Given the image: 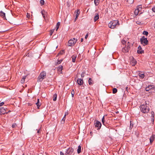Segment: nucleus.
Segmentation results:
<instances>
[{
    "mask_svg": "<svg viewBox=\"0 0 155 155\" xmlns=\"http://www.w3.org/2000/svg\"><path fill=\"white\" fill-rule=\"evenodd\" d=\"M122 43L123 45H124L126 43V41L124 40H123L122 41Z\"/></svg>",
    "mask_w": 155,
    "mask_h": 155,
    "instance_id": "obj_41",
    "label": "nucleus"
},
{
    "mask_svg": "<svg viewBox=\"0 0 155 155\" xmlns=\"http://www.w3.org/2000/svg\"><path fill=\"white\" fill-rule=\"evenodd\" d=\"M155 135H153L150 138V143L151 144L154 141L155 139Z\"/></svg>",
    "mask_w": 155,
    "mask_h": 155,
    "instance_id": "obj_16",
    "label": "nucleus"
},
{
    "mask_svg": "<svg viewBox=\"0 0 155 155\" xmlns=\"http://www.w3.org/2000/svg\"><path fill=\"white\" fill-rule=\"evenodd\" d=\"M74 149L71 147L69 148L66 152V155H71L74 152Z\"/></svg>",
    "mask_w": 155,
    "mask_h": 155,
    "instance_id": "obj_7",
    "label": "nucleus"
},
{
    "mask_svg": "<svg viewBox=\"0 0 155 155\" xmlns=\"http://www.w3.org/2000/svg\"><path fill=\"white\" fill-rule=\"evenodd\" d=\"M81 42H82L83 41V38H81Z\"/></svg>",
    "mask_w": 155,
    "mask_h": 155,
    "instance_id": "obj_52",
    "label": "nucleus"
},
{
    "mask_svg": "<svg viewBox=\"0 0 155 155\" xmlns=\"http://www.w3.org/2000/svg\"><path fill=\"white\" fill-rule=\"evenodd\" d=\"M134 122L133 121H130V128L132 129V128L134 127Z\"/></svg>",
    "mask_w": 155,
    "mask_h": 155,
    "instance_id": "obj_26",
    "label": "nucleus"
},
{
    "mask_svg": "<svg viewBox=\"0 0 155 155\" xmlns=\"http://www.w3.org/2000/svg\"><path fill=\"white\" fill-rule=\"evenodd\" d=\"M151 117H152L151 119H152V120H153V121H154V112L153 111H152L151 112Z\"/></svg>",
    "mask_w": 155,
    "mask_h": 155,
    "instance_id": "obj_28",
    "label": "nucleus"
},
{
    "mask_svg": "<svg viewBox=\"0 0 155 155\" xmlns=\"http://www.w3.org/2000/svg\"><path fill=\"white\" fill-rule=\"evenodd\" d=\"M81 152V147L80 145H79L78 147L77 150V152L78 153H79Z\"/></svg>",
    "mask_w": 155,
    "mask_h": 155,
    "instance_id": "obj_24",
    "label": "nucleus"
},
{
    "mask_svg": "<svg viewBox=\"0 0 155 155\" xmlns=\"http://www.w3.org/2000/svg\"><path fill=\"white\" fill-rule=\"evenodd\" d=\"M142 13V12H141L140 13V14H141Z\"/></svg>",
    "mask_w": 155,
    "mask_h": 155,
    "instance_id": "obj_58",
    "label": "nucleus"
},
{
    "mask_svg": "<svg viewBox=\"0 0 155 155\" xmlns=\"http://www.w3.org/2000/svg\"><path fill=\"white\" fill-rule=\"evenodd\" d=\"M17 126V125L16 123H13L12 125V128H14Z\"/></svg>",
    "mask_w": 155,
    "mask_h": 155,
    "instance_id": "obj_35",
    "label": "nucleus"
},
{
    "mask_svg": "<svg viewBox=\"0 0 155 155\" xmlns=\"http://www.w3.org/2000/svg\"><path fill=\"white\" fill-rule=\"evenodd\" d=\"M102 122L103 125H105L104 120V116L102 118Z\"/></svg>",
    "mask_w": 155,
    "mask_h": 155,
    "instance_id": "obj_32",
    "label": "nucleus"
},
{
    "mask_svg": "<svg viewBox=\"0 0 155 155\" xmlns=\"http://www.w3.org/2000/svg\"><path fill=\"white\" fill-rule=\"evenodd\" d=\"M68 114L67 113H65V115H66Z\"/></svg>",
    "mask_w": 155,
    "mask_h": 155,
    "instance_id": "obj_56",
    "label": "nucleus"
},
{
    "mask_svg": "<svg viewBox=\"0 0 155 155\" xmlns=\"http://www.w3.org/2000/svg\"><path fill=\"white\" fill-rule=\"evenodd\" d=\"M22 155H24V154H23Z\"/></svg>",
    "mask_w": 155,
    "mask_h": 155,
    "instance_id": "obj_61",
    "label": "nucleus"
},
{
    "mask_svg": "<svg viewBox=\"0 0 155 155\" xmlns=\"http://www.w3.org/2000/svg\"><path fill=\"white\" fill-rule=\"evenodd\" d=\"M138 50H137V53L139 54H142L144 53V51L142 50V48L140 45H139L138 47Z\"/></svg>",
    "mask_w": 155,
    "mask_h": 155,
    "instance_id": "obj_10",
    "label": "nucleus"
},
{
    "mask_svg": "<svg viewBox=\"0 0 155 155\" xmlns=\"http://www.w3.org/2000/svg\"><path fill=\"white\" fill-rule=\"evenodd\" d=\"M54 31V29H52L50 31V35H51L53 34Z\"/></svg>",
    "mask_w": 155,
    "mask_h": 155,
    "instance_id": "obj_38",
    "label": "nucleus"
},
{
    "mask_svg": "<svg viewBox=\"0 0 155 155\" xmlns=\"http://www.w3.org/2000/svg\"><path fill=\"white\" fill-rule=\"evenodd\" d=\"M64 52V51H62L61 52H59L58 53V55H59L60 54H62Z\"/></svg>",
    "mask_w": 155,
    "mask_h": 155,
    "instance_id": "obj_46",
    "label": "nucleus"
},
{
    "mask_svg": "<svg viewBox=\"0 0 155 155\" xmlns=\"http://www.w3.org/2000/svg\"><path fill=\"white\" fill-rule=\"evenodd\" d=\"M63 69V66L62 65H60L57 68L58 71L60 73H62V70Z\"/></svg>",
    "mask_w": 155,
    "mask_h": 155,
    "instance_id": "obj_13",
    "label": "nucleus"
},
{
    "mask_svg": "<svg viewBox=\"0 0 155 155\" xmlns=\"http://www.w3.org/2000/svg\"><path fill=\"white\" fill-rule=\"evenodd\" d=\"M94 125L95 127H97V129L99 130L100 129L101 126V124L100 122L97 120L96 121V122L94 123Z\"/></svg>",
    "mask_w": 155,
    "mask_h": 155,
    "instance_id": "obj_8",
    "label": "nucleus"
},
{
    "mask_svg": "<svg viewBox=\"0 0 155 155\" xmlns=\"http://www.w3.org/2000/svg\"><path fill=\"white\" fill-rule=\"evenodd\" d=\"M118 113V111L116 112V113Z\"/></svg>",
    "mask_w": 155,
    "mask_h": 155,
    "instance_id": "obj_57",
    "label": "nucleus"
},
{
    "mask_svg": "<svg viewBox=\"0 0 155 155\" xmlns=\"http://www.w3.org/2000/svg\"><path fill=\"white\" fill-rule=\"evenodd\" d=\"M143 35H146V36H147L148 33L147 31H144L143 33Z\"/></svg>",
    "mask_w": 155,
    "mask_h": 155,
    "instance_id": "obj_34",
    "label": "nucleus"
},
{
    "mask_svg": "<svg viewBox=\"0 0 155 155\" xmlns=\"http://www.w3.org/2000/svg\"><path fill=\"white\" fill-rule=\"evenodd\" d=\"M75 14H76L77 16H78L80 14L79 10L77 9L74 12Z\"/></svg>",
    "mask_w": 155,
    "mask_h": 155,
    "instance_id": "obj_23",
    "label": "nucleus"
},
{
    "mask_svg": "<svg viewBox=\"0 0 155 155\" xmlns=\"http://www.w3.org/2000/svg\"><path fill=\"white\" fill-rule=\"evenodd\" d=\"M81 76L82 77H84V72H82L81 74Z\"/></svg>",
    "mask_w": 155,
    "mask_h": 155,
    "instance_id": "obj_48",
    "label": "nucleus"
},
{
    "mask_svg": "<svg viewBox=\"0 0 155 155\" xmlns=\"http://www.w3.org/2000/svg\"><path fill=\"white\" fill-rule=\"evenodd\" d=\"M36 104L37 105V106L38 108L39 109L40 106H41V104H39V103L38 102H37L36 103Z\"/></svg>",
    "mask_w": 155,
    "mask_h": 155,
    "instance_id": "obj_37",
    "label": "nucleus"
},
{
    "mask_svg": "<svg viewBox=\"0 0 155 155\" xmlns=\"http://www.w3.org/2000/svg\"><path fill=\"white\" fill-rule=\"evenodd\" d=\"M65 119V118L63 117V118H62V120L61 123H62L63 122V123H64V122Z\"/></svg>",
    "mask_w": 155,
    "mask_h": 155,
    "instance_id": "obj_43",
    "label": "nucleus"
},
{
    "mask_svg": "<svg viewBox=\"0 0 155 155\" xmlns=\"http://www.w3.org/2000/svg\"><path fill=\"white\" fill-rule=\"evenodd\" d=\"M134 14L135 15H137L139 13H140V12H139L138 9L136 8L134 11Z\"/></svg>",
    "mask_w": 155,
    "mask_h": 155,
    "instance_id": "obj_29",
    "label": "nucleus"
},
{
    "mask_svg": "<svg viewBox=\"0 0 155 155\" xmlns=\"http://www.w3.org/2000/svg\"><path fill=\"white\" fill-rule=\"evenodd\" d=\"M117 89L116 88H114L113 89V93L115 94L117 92Z\"/></svg>",
    "mask_w": 155,
    "mask_h": 155,
    "instance_id": "obj_31",
    "label": "nucleus"
},
{
    "mask_svg": "<svg viewBox=\"0 0 155 155\" xmlns=\"http://www.w3.org/2000/svg\"><path fill=\"white\" fill-rule=\"evenodd\" d=\"M60 155H65L62 151L60 152Z\"/></svg>",
    "mask_w": 155,
    "mask_h": 155,
    "instance_id": "obj_50",
    "label": "nucleus"
},
{
    "mask_svg": "<svg viewBox=\"0 0 155 155\" xmlns=\"http://www.w3.org/2000/svg\"><path fill=\"white\" fill-rule=\"evenodd\" d=\"M46 74V72L45 71H43L41 73L38 78V82L42 81L45 78Z\"/></svg>",
    "mask_w": 155,
    "mask_h": 155,
    "instance_id": "obj_3",
    "label": "nucleus"
},
{
    "mask_svg": "<svg viewBox=\"0 0 155 155\" xmlns=\"http://www.w3.org/2000/svg\"><path fill=\"white\" fill-rule=\"evenodd\" d=\"M88 34H87H87L86 35H85V39H87V38H88Z\"/></svg>",
    "mask_w": 155,
    "mask_h": 155,
    "instance_id": "obj_49",
    "label": "nucleus"
},
{
    "mask_svg": "<svg viewBox=\"0 0 155 155\" xmlns=\"http://www.w3.org/2000/svg\"><path fill=\"white\" fill-rule=\"evenodd\" d=\"M41 14L43 16V17L45 18V15H46L47 12L44 10H42L41 12Z\"/></svg>",
    "mask_w": 155,
    "mask_h": 155,
    "instance_id": "obj_20",
    "label": "nucleus"
},
{
    "mask_svg": "<svg viewBox=\"0 0 155 155\" xmlns=\"http://www.w3.org/2000/svg\"><path fill=\"white\" fill-rule=\"evenodd\" d=\"M11 112V110H9L8 111V112H8V113L9 112Z\"/></svg>",
    "mask_w": 155,
    "mask_h": 155,
    "instance_id": "obj_55",
    "label": "nucleus"
},
{
    "mask_svg": "<svg viewBox=\"0 0 155 155\" xmlns=\"http://www.w3.org/2000/svg\"><path fill=\"white\" fill-rule=\"evenodd\" d=\"M4 104V102H2L0 103V106H2Z\"/></svg>",
    "mask_w": 155,
    "mask_h": 155,
    "instance_id": "obj_45",
    "label": "nucleus"
},
{
    "mask_svg": "<svg viewBox=\"0 0 155 155\" xmlns=\"http://www.w3.org/2000/svg\"><path fill=\"white\" fill-rule=\"evenodd\" d=\"M77 83L78 84L80 85H82L83 83V79H78L77 80Z\"/></svg>",
    "mask_w": 155,
    "mask_h": 155,
    "instance_id": "obj_12",
    "label": "nucleus"
},
{
    "mask_svg": "<svg viewBox=\"0 0 155 155\" xmlns=\"http://www.w3.org/2000/svg\"><path fill=\"white\" fill-rule=\"evenodd\" d=\"M63 60H58V62H57V64H60L61 62H62V61Z\"/></svg>",
    "mask_w": 155,
    "mask_h": 155,
    "instance_id": "obj_42",
    "label": "nucleus"
},
{
    "mask_svg": "<svg viewBox=\"0 0 155 155\" xmlns=\"http://www.w3.org/2000/svg\"><path fill=\"white\" fill-rule=\"evenodd\" d=\"M130 48V44L129 42H128L127 44L125 47H124L122 49V51L124 53H127L129 52Z\"/></svg>",
    "mask_w": 155,
    "mask_h": 155,
    "instance_id": "obj_4",
    "label": "nucleus"
},
{
    "mask_svg": "<svg viewBox=\"0 0 155 155\" xmlns=\"http://www.w3.org/2000/svg\"><path fill=\"white\" fill-rule=\"evenodd\" d=\"M148 102L145 101L144 103L141 104L140 107V110L144 114L148 113L150 110Z\"/></svg>",
    "mask_w": 155,
    "mask_h": 155,
    "instance_id": "obj_1",
    "label": "nucleus"
},
{
    "mask_svg": "<svg viewBox=\"0 0 155 155\" xmlns=\"http://www.w3.org/2000/svg\"><path fill=\"white\" fill-rule=\"evenodd\" d=\"M7 109L6 107L5 108L3 107H1L0 108V112L2 113L3 114H7L8 112H6Z\"/></svg>",
    "mask_w": 155,
    "mask_h": 155,
    "instance_id": "obj_9",
    "label": "nucleus"
},
{
    "mask_svg": "<svg viewBox=\"0 0 155 155\" xmlns=\"http://www.w3.org/2000/svg\"><path fill=\"white\" fill-rule=\"evenodd\" d=\"M27 77L26 75H25L21 79V83L22 84L24 83L25 81V78H26V77Z\"/></svg>",
    "mask_w": 155,
    "mask_h": 155,
    "instance_id": "obj_22",
    "label": "nucleus"
},
{
    "mask_svg": "<svg viewBox=\"0 0 155 155\" xmlns=\"http://www.w3.org/2000/svg\"><path fill=\"white\" fill-rule=\"evenodd\" d=\"M154 87V86L153 85H148L146 88L145 90L146 91H148L150 89H152Z\"/></svg>",
    "mask_w": 155,
    "mask_h": 155,
    "instance_id": "obj_11",
    "label": "nucleus"
},
{
    "mask_svg": "<svg viewBox=\"0 0 155 155\" xmlns=\"http://www.w3.org/2000/svg\"><path fill=\"white\" fill-rule=\"evenodd\" d=\"M0 16L2 17L4 19H6L5 13L2 11H1L0 12Z\"/></svg>",
    "mask_w": 155,
    "mask_h": 155,
    "instance_id": "obj_14",
    "label": "nucleus"
},
{
    "mask_svg": "<svg viewBox=\"0 0 155 155\" xmlns=\"http://www.w3.org/2000/svg\"><path fill=\"white\" fill-rule=\"evenodd\" d=\"M39 99H38L37 100V102H38V103H39Z\"/></svg>",
    "mask_w": 155,
    "mask_h": 155,
    "instance_id": "obj_53",
    "label": "nucleus"
},
{
    "mask_svg": "<svg viewBox=\"0 0 155 155\" xmlns=\"http://www.w3.org/2000/svg\"><path fill=\"white\" fill-rule=\"evenodd\" d=\"M71 94L72 97H73L74 94V90H73V91L71 92Z\"/></svg>",
    "mask_w": 155,
    "mask_h": 155,
    "instance_id": "obj_39",
    "label": "nucleus"
},
{
    "mask_svg": "<svg viewBox=\"0 0 155 155\" xmlns=\"http://www.w3.org/2000/svg\"><path fill=\"white\" fill-rule=\"evenodd\" d=\"M57 94L55 93L53 96V100L55 101H56L57 100Z\"/></svg>",
    "mask_w": 155,
    "mask_h": 155,
    "instance_id": "obj_25",
    "label": "nucleus"
},
{
    "mask_svg": "<svg viewBox=\"0 0 155 155\" xmlns=\"http://www.w3.org/2000/svg\"><path fill=\"white\" fill-rule=\"evenodd\" d=\"M45 3V2L44 0H41L40 1V4L41 5H43Z\"/></svg>",
    "mask_w": 155,
    "mask_h": 155,
    "instance_id": "obj_33",
    "label": "nucleus"
},
{
    "mask_svg": "<svg viewBox=\"0 0 155 155\" xmlns=\"http://www.w3.org/2000/svg\"><path fill=\"white\" fill-rule=\"evenodd\" d=\"M78 16H76V17L75 18V20L74 21V22L76 21V20L78 19Z\"/></svg>",
    "mask_w": 155,
    "mask_h": 155,
    "instance_id": "obj_51",
    "label": "nucleus"
},
{
    "mask_svg": "<svg viewBox=\"0 0 155 155\" xmlns=\"http://www.w3.org/2000/svg\"><path fill=\"white\" fill-rule=\"evenodd\" d=\"M131 63L132 64V66H134L137 63V61L135 59L133 58V59L131 61Z\"/></svg>",
    "mask_w": 155,
    "mask_h": 155,
    "instance_id": "obj_15",
    "label": "nucleus"
},
{
    "mask_svg": "<svg viewBox=\"0 0 155 155\" xmlns=\"http://www.w3.org/2000/svg\"><path fill=\"white\" fill-rule=\"evenodd\" d=\"M78 40L75 38H73L70 40L68 42V46H74Z\"/></svg>",
    "mask_w": 155,
    "mask_h": 155,
    "instance_id": "obj_5",
    "label": "nucleus"
},
{
    "mask_svg": "<svg viewBox=\"0 0 155 155\" xmlns=\"http://www.w3.org/2000/svg\"><path fill=\"white\" fill-rule=\"evenodd\" d=\"M127 1L129 3H132L133 2V0H127Z\"/></svg>",
    "mask_w": 155,
    "mask_h": 155,
    "instance_id": "obj_40",
    "label": "nucleus"
},
{
    "mask_svg": "<svg viewBox=\"0 0 155 155\" xmlns=\"http://www.w3.org/2000/svg\"><path fill=\"white\" fill-rule=\"evenodd\" d=\"M66 117V115H64L63 117L65 118Z\"/></svg>",
    "mask_w": 155,
    "mask_h": 155,
    "instance_id": "obj_54",
    "label": "nucleus"
},
{
    "mask_svg": "<svg viewBox=\"0 0 155 155\" xmlns=\"http://www.w3.org/2000/svg\"><path fill=\"white\" fill-rule=\"evenodd\" d=\"M136 8L138 10L139 12H141L142 10V6L141 5H140L137 6Z\"/></svg>",
    "mask_w": 155,
    "mask_h": 155,
    "instance_id": "obj_19",
    "label": "nucleus"
},
{
    "mask_svg": "<svg viewBox=\"0 0 155 155\" xmlns=\"http://www.w3.org/2000/svg\"><path fill=\"white\" fill-rule=\"evenodd\" d=\"M99 1V0H94V3L95 4V5L96 6H97L98 5V1Z\"/></svg>",
    "mask_w": 155,
    "mask_h": 155,
    "instance_id": "obj_36",
    "label": "nucleus"
},
{
    "mask_svg": "<svg viewBox=\"0 0 155 155\" xmlns=\"http://www.w3.org/2000/svg\"><path fill=\"white\" fill-rule=\"evenodd\" d=\"M141 43L143 46L147 45L148 44V41L147 38H145V36H143L140 39Z\"/></svg>",
    "mask_w": 155,
    "mask_h": 155,
    "instance_id": "obj_6",
    "label": "nucleus"
},
{
    "mask_svg": "<svg viewBox=\"0 0 155 155\" xmlns=\"http://www.w3.org/2000/svg\"><path fill=\"white\" fill-rule=\"evenodd\" d=\"M41 128H40V129H39L38 131H37V133L38 134H40L41 132Z\"/></svg>",
    "mask_w": 155,
    "mask_h": 155,
    "instance_id": "obj_44",
    "label": "nucleus"
},
{
    "mask_svg": "<svg viewBox=\"0 0 155 155\" xmlns=\"http://www.w3.org/2000/svg\"><path fill=\"white\" fill-rule=\"evenodd\" d=\"M76 57L77 55H73L71 57V58L72 59V61L73 62H75Z\"/></svg>",
    "mask_w": 155,
    "mask_h": 155,
    "instance_id": "obj_18",
    "label": "nucleus"
},
{
    "mask_svg": "<svg viewBox=\"0 0 155 155\" xmlns=\"http://www.w3.org/2000/svg\"><path fill=\"white\" fill-rule=\"evenodd\" d=\"M91 133H92V132H90L91 134Z\"/></svg>",
    "mask_w": 155,
    "mask_h": 155,
    "instance_id": "obj_60",
    "label": "nucleus"
},
{
    "mask_svg": "<svg viewBox=\"0 0 155 155\" xmlns=\"http://www.w3.org/2000/svg\"><path fill=\"white\" fill-rule=\"evenodd\" d=\"M152 11L155 12V6L152 8Z\"/></svg>",
    "mask_w": 155,
    "mask_h": 155,
    "instance_id": "obj_47",
    "label": "nucleus"
},
{
    "mask_svg": "<svg viewBox=\"0 0 155 155\" xmlns=\"http://www.w3.org/2000/svg\"><path fill=\"white\" fill-rule=\"evenodd\" d=\"M126 89H127L128 87H126Z\"/></svg>",
    "mask_w": 155,
    "mask_h": 155,
    "instance_id": "obj_59",
    "label": "nucleus"
},
{
    "mask_svg": "<svg viewBox=\"0 0 155 155\" xmlns=\"http://www.w3.org/2000/svg\"><path fill=\"white\" fill-rule=\"evenodd\" d=\"M99 18V15L98 14H96V15L94 17V20L95 22Z\"/></svg>",
    "mask_w": 155,
    "mask_h": 155,
    "instance_id": "obj_17",
    "label": "nucleus"
},
{
    "mask_svg": "<svg viewBox=\"0 0 155 155\" xmlns=\"http://www.w3.org/2000/svg\"><path fill=\"white\" fill-rule=\"evenodd\" d=\"M88 83L90 85H92L94 84L93 80L90 78L89 79Z\"/></svg>",
    "mask_w": 155,
    "mask_h": 155,
    "instance_id": "obj_21",
    "label": "nucleus"
},
{
    "mask_svg": "<svg viewBox=\"0 0 155 155\" xmlns=\"http://www.w3.org/2000/svg\"><path fill=\"white\" fill-rule=\"evenodd\" d=\"M60 25V22H58L56 25V31H57L59 28V26Z\"/></svg>",
    "mask_w": 155,
    "mask_h": 155,
    "instance_id": "obj_30",
    "label": "nucleus"
},
{
    "mask_svg": "<svg viewBox=\"0 0 155 155\" xmlns=\"http://www.w3.org/2000/svg\"><path fill=\"white\" fill-rule=\"evenodd\" d=\"M139 76L141 79H143L145 76L144 74L139 73Z\"/></svg>",
    "mask_w": 155,
    "mask_h": 155,
    "instance_id": "obj_27",
    "label": "nucleus"
},
{
    "mask_svg": "<svg viewBox=\"0 0 155 155\" xmlns=\"http://www.w3.org/2000/svg\"><path fill=\"white\" fill-rule=\"evenodd\" d=\"M119 25V21L117 20L111 21L108 24L109 27L112 29H114L117 26Z\"/></svg>",
    "mask_w": 155,
    "mask_h": 155,
    "instance_id": "obj_2",
    "label": "nucleus"
}]
</instances>
